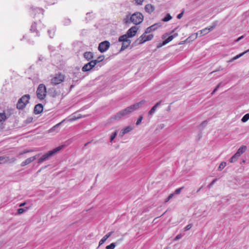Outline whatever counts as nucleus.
Masks as SVG:
<instances>
[{
	"label": "nucleus",
	"instance_id": "obj_33",
	"mask_svg": "<svg viewBox=\"0 0 249 249\" xmlns=\"http://www.w3.org/2000/svg\"><path fill=\"white\" fill-rule=\"evenodd\" d=\"M172 18V16L169 14H167L166 16L162 19V21L164 22H167L171 19Z\"/></svg>",
	"mask_w": 249,
	"mask_h": 249
},
{
	"label": "nucleus",
	"instance_id": "obj_54",
	"mask_svg": "<svg viewBox=\"0 0 249 249\" xmlns=\"http://www.w3.org/2000/svg\"><path fill=\"white\" fill-rule=\"evenodd\" d=\"M183 13H184V11H182L181 13H180V14H179L178 16H177V18L178 19H180L182 16H183Z\"/></svg>",
	"mask_w": 249,
	"mask_h": 249
},
{
	"label": "nucleus",
	"instance_id": "obj_47",
	"mask_svg": "<svg viewBox=\"0 0 249 249\" xmlns=\"http://www.w3.org/2000/svg\"><path fill=\"white\" fill-rule=\"evenodd\" d=\"M124 131H125L126 133L130 132L132 130V128L131 126H127L125 128H124Z\"/></svg>",
	"mask_w": 249,
	"mask_h": 249
},
{
	"label": "nucleus",
	"instance_id": "obj_11",
	"mask_svg": "<svg viewBox=\"0 0 249 249\" xmlns=\"http://www.w3.org/2000/svg\"><path fill=\"white\" fill-rule=\"evenodd\" d=\"M138 28L136 26H133L128 30L125 34L129 37L134 36L138 31Z\"/></svg>",
	"mask_w": 249,
	"mask_h": 249
},
{
	"label": "nucleus",
	"instance_id": "obj_57",
	"mask_svg": "<svg viewBox=\"0 0 249 249\" xmlns=\"http://www.w3.org/2000/svg\"><path fill=\"white\" fill-rule=\"evenodd\" d=\"M244 38V36H240L239 37H238L236 40L235 41L236 42H238L239 40H240L241 39H242V38Z\"/></svg>",
	"mask_w": 249,
	"mask_h": 249
},
{
	"label": "nucleus",
	"instance_id": "obj_16",
	"mask_svg": "<svg viewBox=\"0 0 249 249\" xmlns=\"http://www.w3.org/2000/svg\"><path fill=\"white\" fill-rule=\"evenodd\" d=\"M38 155H36V156L31 157L30 158L27 159L24 161L21 162V166L23 167L31 163L36 159V157Z\"/></svg>",
	"mask_w": 249,
	"mask_h": 249
},
{
	"label": "nucleus",
	"instance_id": "obj_45",
	"mask_svg": "<svg viewBox=\"0 0 249 249\" xmlns=\"http://www.w3.org/2000/svg\"><path fill=\"white\" fill-rule=\"evenodd\" d=\"M142 119H143V117L142 116H140L139 117V118H138V119L137 120L136 124L137 125H139L141 123V122H142Z\"/></svg>",
	"mask_w": 249,
	"mask_h": 249
},
{
	"label": "nucleus",
	"instance_id": "obj_51",
	"mask_svg": "<svg viewBox=\"0 0 249 249\" xmlns=\"http://www.w3.org/2000/svg\"><path fill=\"white\" fill-rule=\"evenodd\" d=\"M192 227V224L187 225L185 228V231L189 230Z\"/></svg>",
	"mask_w": 249,
	"mask_h": 249
},
{
	"label": "nucleus",
	"instance_id": "obj_29",
	"mask_svg": "<svg viewBox=\"0 0 249 249\" xmlns=\"http://www.w3.org/2000/svg\"><path fill=\"white\" fill-rule=\"evenodd\" d=\"M104 59V55H100L96 59L92 60V62H93L94 65L95 66L96 64H97L98 63H100V62H102Z\"/></svg>",
	"mask_w": 249,
	"mask_h": 249
},
{
	"label": "nucleus",
	"instance_id": "obj_64",
	"mask_svg": "<svg viewBox=\"0 0 249 249\" xmlns=\"http://www.w3.org/2000/svg\"><path fill=\"white\" fill-rule=\"evenodd\" d=\"M62 57V56L60 55V54H57V57L59 58L60 57Z\"/></svg>",
	"mask_w": 249,
	"mask_h": 249
},
{
	"label": "nucleus",
	"instance_id": "obj_62",
	"mask_svg": "<svg viewBox=\"0 0 249 249\" xmlns=\"http://www.w3.org/2000/svg\"><path fill=\"white\" fill-rule=\"evenodd\" d=\"M28 41L30 44H33L34 43V41L33 40H30V39H28Z\"/></svg>",
	"mask_w": 249,
	"mask_h": 249
},
{
	"label": "nucleus",
	"instance_id": "obj_34",
	"mask_svg": "<svg viewBox=\"0 0 249 249\" xmlns=\"http://www.w3.org/2000/svg\"><path fill=\"white\" fill-rule=\"evenodd\" d=\"M55 33V29L53 28L52 29L48 30V33L51 38H53L54 35Z\"/></svg>",
	"mask_w": 249,
	"mask_h": 249
},
{
	"label": "nucleus",
	"instance_id": "obj_56",
	"mask_svg": "<svg viewBox=\"0 0 249 249\" xmlns=\"http://www.w3.org/2000/svg\"><path fill=\"white\" fill-rule=\"evenodd\" d=\"M143 0H135L136 2L139 5H141Z\"/></svg>",
	"mask_w": 249,
	"mask_h": 249
},
{
	"label": "nucleus",
	"instance_id": "obj_41",
	"mask_svg": "<svg viewBox=\"0 0 249 249\" xmlns=\"http://www.w3.org/2000/svg\"><path fill=\"white\" fill-rule=\"evenodd\" d=\"M64 25H69L71 22V19L69 18H65L63 21Z\"/></svg>",
	"mask_w": 249,
	"mask_h": 249
},
{
	"label": "nucleus",
	"instance_id": "obj_24",
	"mask_svg": "<svg viewBox=\"0 0 249 249\" xmlns=\"http://www.w3.org/2000/svg\"><path fill=\"white\" fill-rule=\"evenodd\" d=\"M131 42V40H129L127 41L123 42L122 44L121 48L120 50V52H121L126 49L130 45Z\"/></svg>",
	"mask_w": 249,
	"mask_h": 249
},
{
	"label": "nucleus",
	"instance_id": "obj_59",
	"mask_svg": "<svg viewBox=\"0 0 249 249\" xmlns=\"http://www.w3.org/2000/svg\"><path fill=\"white\" fill-rule=\"evenodd\" d=\"M126 133L125 131H124V129H123L122 130V131H121V132L120 133V134H121L122 135H124Z\"/></svg>",
	"mask_w": 249,
	"mask_h": 249
},
{
	"label": "nucleus",
	"instance_id": "obj_7",
	"mask_svg": "<svg viewBox=\"0 0 249 249\" xmlns=\"http://www.w3.org/2000/svg\"><path fill=\"white\" fill-rule=\"evenodd\" d=\"M110 47V42L108 41H104L99 43L98 49L101 53L107 51Z\"/></svg>",
	"mask_w": 249,
	"mask_h": 249
},
{
	"label": "nucleus",
	"instance_id": "obj_20",
	"mask_svg": "<svg viewBox=\"0 0 249 249\" xmlns=\"http://www.w3.org/2000/svg\"><path fill=\"white\" fill-rule=\"evenodd\" d=\"M83 55L84 57L88 61H90L93 58V53L91 52H86Z\"/></svg>",
	"mask_w": 249,
	"mask_h": 249
},
{
	"label": "nucleus",
	"instance_id": "obj_60",
	"mask_svg": "<svg viewBox=\"0 0 249 249\" xmlns=\"http://www.w3.org/2000/svg\"><path fill=\"white\" fill-rule=\"evenodd\" d=\"M181 234H178V235L176 237L175 239H176V240L178 239H179V238L181 237Z\"/></svg>",
	"mask_w": 249,
	"mask_h": 249
},
{
	"label": "nucleus",
	"instance_id": "obj_23",
	"mask_svg": "<svg viewBox=\"0 0 249 249\" xmlns=\"http://www.w3.org/2000/svg\"><path fill=\"white\" fill-rule=\"evenodd\" d=\"M248 52H249V49L245 51L244 52H243L242 53H241L236 55L235 56H234L231 59L228 61V62L231 63V62H233L234 60H235L238 59L239 58H240V57H241L242 56H243L244 54H245V53H246Z\"/></svg>",
	"mask_w": 249,
	"mask_h": 249
},
{
	"label": "nucleus",
	"instance_id": "obj_38",
	"mask_svg": "<svg viewBox=\"0 0 249 249\" xmlns=\"http://www.w3.org/2000/svg\"><path fill=\"white\" fill-rule=\"evenodd\" d=\"M249 119V113H247L242 117L241 121L243 122H246Z\"/></svg>",
	"mask_w": 249,
	"mask_h": 249
},
{
	"label": "nucleus",
	"instance_id": "obj_8",
	"mask_svg": "<svg viewBox=\"0 0 249 249\" xmlns=\"http://www.w3.org/2000/svg\"><path fill=\"white\" fill-rule=\"evenodd\" d=\"M130 114V112L126 107L124 109L118 112V113H117L115 115H114L113 118L115 119H120L123 117L125 116Z\"/></svg>",
	"mask_w": 249,
	"mask_h": 249
},
{
	"label": "nucleus",
	"instance_id": "obj_53",
	"mask_svg": "<svg viewBox=\"0 0 249 249\" xmlns=\"http://www.w3.org/2000/svg\"><path fill=\"white\" fill-rule=\"evenodd\" d=\"M193 35H192V36H189V37H188L187 39H186V41H188L189 42L190 41V40H192V38H193V39H196V38H195L194 36H193Z\"/></svg>",
	"mask_w": 249,
	"mask_h": 249
},
{
	"label": "nucleus",
	"instance_id": "obj_1",
	"mask_svg": "<svg viewBox=\"0 0 249 249\" xmlns=\"http://www.w3.org/2000/svg\"><path fill=\"white\" fill-rule=\"evenodd\" d=\"M64 147V145L59 146L52 150L48 151L47 153L44 154L41 158H40L38 160V163H41L48 160L51 156L56 154L59 151H60Z\"/></svg>",
	"mask_w": 249,
	"mask_h": 249
},
{
	"label": "nucleus",
	"instance_id": "obj_39",
	"mask_svg": "<svg viewBox=\"0 0 249 249\" xmlns=\"http://www.w3.org/2000/svg\"><path fill=\"white\" fill-rule=\"evenodd\" d=\"M28 208L26 207L25 208H19L18 210V214H21L23 213L25 211L28 210Z\"/></svg>",
	"mask_w": 249,
	"mask_h": 249
},
{
	"label": "nucleus",
	"instance_id": "obj_61",
	"mask_svg": "<svg viewBox=\"0 0 249 249\" xmlns=\"http://www.w3.org/2000/svg\"><path fill=\"white\" fill-rule=\"evenodd\" d=\"M25 204H26L25 202L21 203L19 204V207H23V206H24L25 205Z\"/></svg>",
	"mask_w": 249,
	"mask_h": 249
},
{
	"label": "nucleus",
	"instance_id": "obj_28",
	"mask_svg": "<svg viewBox=\"0 0 249 249\" xmlns=\"http://www.w3.org/2000/svg\"><path fill=\"white\" fill-rule=\"evenodd\" d=\"M240 156L236 152L230 159V162L231 163L235 162Z\"/></svg>",
	"mask_w": 249,
	"mask_h": 249
},
{
	"label": "nucleus",
	"instance_id": "obj_48",
	"mask_svg": "<svg viewBox=\"0 0 249 249\" xmlns=\"http://www.w3.org/2000/svg\"><path fill=\"white\" fill-rule=\"evenodd\" d=\"M166 42H165V41L164 40L162 43H159V44L157 45V48H160V47H162L163 46H164V45H166Z\"/></svg>",
	"mask_w": 249,
	"mask_h": 249
},
{
	"label": "nucleus",
	"instance_id": "obj_9",
	"mask_svg": "<svg viewBox=\"0 0 249 249\" xmlns=\"http://www.w3.org/2000/svg\"><path fill=\"white\" fill-rule=\"evenodd\" d=\"M145 103V100H142L141 101L134 104L132 105L127 107L130 113L133 112L134 111L138 109L142 105Z\"/></svg>",
	"mask_w": 249,
	"mask_h": 249
},
{
	"label": "nucleus",
	"instance_id": "obj_50",
	"mask_svg": "<svg viewBox=\"0 0 249 249\" xmlns=\"http://www.w3.org/2000/svg\"><path fill=\"white\" fill-rule=\"evenodd\" d=\"M207 121H204L200 124L199 126L200 127L203 128L204 127H205L207 125Z\"/></svg>",
	"mask_w": 249,
	"mask_h": 249
},
{
	"label": "nucleus",
	"instance_id": "obj_37",
	"mask_svg": "<svg viewBox=\"0 0 249 249\" xmlns=\"http://www.w3.org/2000/svg\"><path fill=\"white\" fill-rule=\"evenodd\" d=\"M116 243H112L109 245L107 246L106 247V249H114L116 247Z\"/></svg>",
	"mask_w": 249,
	"mask_h": 249
},
{
	"label": "nucleus",
	"instance_id": "obj_63",
	"mask_svg": "<svg viewBox=\"0 0 249 249\" xmlns=\"http://www.w3.org/2000/svg\"><path fill=\"white\" fill-rule=\"evenodd\" d=\"M203 188V186H201V187H200L196 191V193H198L200 190Z\"/></svg>",
	"mask_w": 249,
	"mask_h": 249
},
{
	"label": "nucleus",
	"instance_id": "obj_17",
	"mask_svg": "<svg viewBox=\"0 0 249 249\" xmlns=\"http://www.w3.org/2000/svg\"><path fill=\"white\" fill-rule=\"evenodd\" d=\"M66 121V120H63L61 122L59 123L58 124H56L54 126H53V127H52L51 129L49 130V133H52L54 131L56 132H58L59 130V126L64 122Z\"/></svg>",
	"mask_w": 249,
	"mask_h": 249
},
{
	"label": "nucleus",
	"instance_id": "obj_25",
	"mask_svg": "<svg viewBox=\"0 0 249 249\" xmlns=\"http://www.w3.org/2000/svg\"><path fill=\"white\" fill-rule=\"evenodd\" d=\"M48 94L53 97H55L58 95V93L54 88H50L48 89Z\"/></svg>",
	"mask_w": 249,
	"mask_h": 249
},
{
	"label": "nucleus",
	"instance_id": "obj_12",
	"mask_svg": "<svg viewBox=\"0 0 249 249\" xmlns=\"http://www.w3.org/2000/svg\"><path fill=\"white\" fill-rule=\"evenodd\" d=\"M95 66L93 64V62L90 60L89 62L86 64L82 68V70L84 72L89 71L91 70Z\"/></svg>",
	"mask_w": 249,
	"mask_h": 249
},
{
	"label": "nucleus",
	"instance_id": "obj_6",
	"mask_svg": "<svg viewBox=\"0 0 249 249\" xmlns=\"http://www.w3.org/2000/svg\"><path fill=\"white\" fill-rule=\"evenodd\" d=\"M64 75L61 73L57 74L51 79V83L54 85H58L64 81Z\"/></svg>",
	"mask_w": 249,
	"mask_h": 249
},
{
	"label": "nucleus",
	"instance_id": "obj_27",
	"mask_svg": "<svg viewBox=\"0 0 249 249\" xmlns=\"http://www.w3.org/2000/svg\"><path fill=\"white\" fill-rule=\"evenodd\" d=\"M247 149V147L245 145H242L237 150L236 153L241 156L243 153H244Z\"/></svg>",
	"mask_w": 249,
	"mask_h": 249
},
{
	"label": "nucleus",
	"instance_id": "obj_42",
	"mask_svg": "<svg viewBox=\"0 0 249 249\" xmlns=\"http://www.w3.org/2000/svg\"><path fill=\"white\" fill-rule=\"evenodd\" d=\"M130 17H129V15L126 16L125 18L124 19V23L125 24H127V23L131 22L130 19Z\"/></svg>",
	"mask_w": 249,
	"mask_h": 249
},
{
	"label": "nucleus",
	"instance_id": "obj_40",
	"mask_svg": "<svg viewBox=\"0 0 249 249\" xmlns=\"http://www.w3.org/2000/svg\"><path fill=\"white\" fill-rule=\"evenodd\" d=\"M217 23L216 22H214L213 23V25L211 26H210L209 27H207L208 31H209V32L212 31L216 26Z\"/></svg>",
	"mask_w": 249,
	"mask_h": 249
},
{
	"label": "nucleus",
	"instance_id": "obj_10",
	"mask_svg": "<svg viewBox=\"0 0 249 249\" xmlns=\"http://www.w3.org/2000/svg\"><path fill=\"white\" fill-rule=\"evenodd\" d=\"M160 23H155L147 28L145 31V34H149L151 32L156 30L158 28L160 27Z\"/></svg>",
	"mask_w": 249,
	"mask_h": 249
},
{
	"label": "nucleus",
	"instance_id": "obj_55",
	"mask_svg": "<svg viewBox=\"0 0 249 249\" xmlns=\"http://www.w3.org/2000/svg\"><path fill=\"white\" fill-rule=\"evenodd\" d=\"M173 194H170L168 196V197L166 198V202H167L170 199H171L173 196Z\"/></svg>",
	"mask_w": 249,
	"mask_h": 249
},
{
	"label": "nucleus",
	"instance_id": "obj_15",
	"mask_svg": "<svg viewBox=\"0 0 249 249\" xmlns=\"http://www.w3.org/2000/svg\"><path fill=\"white\" fill-rule=\"evenodd\" d=\"M40 24V20L38 22H34L31 27L30 31L31 32H36V36H39L38 30L37 29V25Z\"/></svg>",
	"mask_w": 249,
	"mask_h": 249
},
{
	"label": "nucleus",
	"instance_id": "obj_5",
	"mask_svg": "<svg viewBox=\"0 0 249 249\" xmlns=\"http://www.w3.org/2000/svg\"><path fill=\"white\" fill-rule=\"evenodd\" d=\"M46 88L43 84H40L36 90V95L37 98L40 100H43L46 96Z\"/></svg>",
	"mask_w": 249,
	"mask_h": 249
},
{
	"label": "nucleus",
	"instance_id": "obj_32",
	"mask_svg": "<svg viewBox=\"0 0 249 249\" xmlns=\"http://www.w3.org/2000/svg\"><path fill=\"white\" fill-rule=\"evenodd\" d=\"M6 117L4 113H0V124H3V122L6 120Z\"/></svg>",
	"mask_w": 249,
	"mask_h": 249
},
{
	"label": "nucleus",
	"instance_id": "obj_18",
	"mask_svg": "<svg viewBox=\"0 0 249 249\" xmlns=\"http://www.w3.org/2000/svg\"><path fill=\"white\" fill-rule=\"evenodd\" d=\"M209 33V31H208L207 28H205V29L199 31L197 33L194 34L193 36H194L195 38H196L198 35H200V36H203Z\"/></svg>",
	"mask_w": 249,
	"mask_h": 249
},
{
	"label": "nucleus",
	"instance_id": "obj_43",
	"mask_svg": "<svg viewBox=\"0 0 249 249\" xmlns=\"http://www.w3.org/2000/svg\"><path fill=\"white\" fill-rule=\"evenodd\" d=\"M174 36H170L167 38H166L164 41L166 44L171 41L174 38Z\"/></svg>",
	"mask_w": 249,
	"mask_h": 249
},
{
	"label": "nucleus",
	"instance_id": "obj_49",
	"mask_svg": "<svg viewBox=\"0 0 249 249\" xmlns=\"http://www.w3.org/2000/svg\"><path fill=\"white\" fill-rule=\"evenodd\" d=\"M183 188H184L183 187H181L180 188L177 189L175 191V194H179L180 193L181 191L183 189Z\"/></svg>",
	"mask_w": 249,
	"mask_h": 249
},
{
	"label": "nucleus",
	"instance_id": "obj_35",
	"mask_svg": "<svg viewBox=\"0 0 249 249\" xmlns=\"http://www.w3.org/2000/svg\"><path fill=\"white\" fill-rule=\"evenodd\" d=\"M117 133H118V131L117 130L115 131L113 133H112V134L110 136V142H112L113 140L116 137Z\"/></svg>",
	"mask_w": 249,
	"mask_h": 249
},
{
	"label": "nucleus",
	"instance_id": "obj_44",
	"mask_svg": "<svg viewBox=\"0 0 249 249\" xmlns=\"http://www.w3.org/2000/svg\"><path fill=\"white\" fill-rule=\"evenodd\" d=\"M92 18V16L90 15V13H87L86 14V19L87 21H88L89 20H91V19Z\"/></svg>",
	"mask_w": 249,
	"mask_h": 249
},
{
	"label": "nucleus",
	"instance_id": "obj_2",
	"mask_svg": "<svg viewBox=\"0 0 249 249\" xmlns=\"http://www.w3.org/2000/svg\"><path fill=\"white\" fill-rule=\"evenodd\" d=\"M30 99V95L29 94H25L20 98L17 104V108L19 110H23L29 103Z\"/></svg>",
	"mask_w": 249,
	"mask_h": 249
},
{
	"label": "nucleus",
	"instance_id": "obj_21",
	"mask_svg": "<svg viewBox=\"0 0 249 249\" xmlns=\"http://www.w3.org/2000/svg\"><path fill=\"white\" fill-rule=\"evenodd\" d=\"M161 104V101H160L156 104L155 105H154L151 109L149 110L148 114L149 115H152L155 112L157 108L160 106Z\"/></svg>",
	"mask_w": 249,
	"mask_h": 249
},
{
	"label": "nucleus",
	"instance_id": "obj_58",
	"mask_svg": "<svg viewBox=\"0 0 249 249\" xmlns=\"http://www.w3.org/2000/svg\"><path fill=\"white\" fill-rule=\"evenodd\" d=\"M30 152V151H29V150H25V151L22 152L21 153H20V155H22V154H24L25 153H28Z\"/></svg>",
	"mask_w": 249,
	"mask_h": 249
},
{
	"label": "nucleus",
	"instance_id": "obj_3",
	"mask_svg": "<svg viewBox=\"0 0 249 249\" xmlns=\"http://www.w3.org/2000/svg\"><path fill=\"white\" fill-rule=\"evenodd\" d=\"M147 34H145V32L140 36L132 44V46L136 45L142 44L146 41L151 40L154 37L153 34L146 35Z\"/></svg>",
	"mask_w": 249,
	"mask_h": 249
},
{
	"label": "nucleus",
	"instance_id": "obj_46",
	"mask_svg": "<svg viewBox=\"0 0 249 249\" xmlns=\"http://www.w3.org/2000/svg\"><path fill=\"white\" fill-rule=\"evenodd\" d=\"M217 179L215 178L213 179L208 186V187L209 188H211L213 185L214 184V183L217 181Z\"/></svg>",
	"mask_w": 249,
	"mask_h": 249
},
{
	"label": "nucleus",
	"instance_id": "obj_30",
	"mask_svg": "<svg viewBox=\"0 0 249 249\" xmlns=\"http://www.w3.org/2000/svg\"><path fill=\"white\" fill-rule=\"evenodd\" d=\"M78 119V117L76 116V113H73L70 116L68 117L66 120H68L69 122H72L75 120H76Z\"/></svg>",
	"mask_w": 249,
	"mask_h": 249
},
{
	"label": "nucleus",
	"instance_id": "obj_22",
	"mask_svg": "<svg viewBox=\"0 0 249 249\" xmlns=\"http://www.w3.org/2000/svg\"><path fill=\"white\" fill-rule=\"evenodd\" d=\"M112 232V231H110L106 235H105L99 241V246H101V245H102L107 239V238L111 236Z\"/></svg>",
	"mask_w": 249,
	"mask_h": 249
},
{
	"label": "nucleus",
	"instance_id": "obj_52",
	"mask_svg": "<svg viewBox=\"0 0 249 249\" xmlns=\"http://www.w3.org/2000/svg\"><path fill=\"white\" fill-rule=\"evenodd\" d=\"M221 84V83H219V84H218L217 85L216 88L214 89L212 92V94H213L220 87Z\"/></svg>",
	"mask_w": 249,
	"mask_h": 249
},
{
	"label": "nucleus",
	"instance_id": "obj_14",
	"mask_svg": "<svg viewBox=\"0 0 249 249\" xmlns=\"http://www.w3.org/2000/svg\"><path fill=\"white\" fill-rule=\"evenodd\" d=\"M43 110V106L41 104L36 105L34 107V113L37 115L41 113Z\"/></svg>",
	"mask_w": 249,
	"mask_h": 249
},
{
	"label": "nucleus",
	"instance_id": "obj_36",
	"mask_svg": "<svg viewBox=\"0 0 249 249\" xmlns=\"http://www.w3.org/2000/svg\"><path fill=\"white\" fill-rule=\"evenodd\" d=\"M226 166V162H222L218 167L219 171H221Z\"/></svg>",
	"mask_w": 249,
	"mask_h": 249
},
{
	"label": "nucleus",
	"instance_id": "obj_31",
	"mask_svg": "<svg viewBox=\"0 0 249 249\" xmlns=\"http://www.w3.org/2000/svg\"><path fill=\"white\" fill-rule=\"evenodd\" d=\"M48 48L51 52V56H54V59H55L56 56L55 55L56 53H54V52L55 51V48L52 46L49 45L48 46Z\"/></svg>",
	"mask_w": 249,
	"mask_h": 249
},
{
	"label": "nucleus",
	"instance_id": "obj_13",
	"mask_svg": "<svg viewBox=\"0 0 249 249\" xmlns=\"http://www.w3.org/2000/svg\"><path fill=\"white\" fill-rule=\"evenodd\" d=\"M32 15H34V17H35L36 15L37 14L38 16V17L42 18V15L43 14V10L42 9H40L38 7L34 8L32 9Z\"/></svg>",
	"mask_w": 249,
	"mask_h": 249
},
{
	"label": "nucleus",
	"instance_id": "obj_4",
	"mask_svg": "<svg viewBox=\"0 0 249 249\" xmlns=\"http://www.w3.org/2000/svg\"><path fill=\"white\" fill-rule=\"evenodd\" d=\"M130 19L134 24L138 25L143 20V15L140 12H136L130 16Z\"/></svg>",
	"mask_w": 249,
	"mask_h": 249
},
{
	"label": "nucleus",
	"instance_id": "obj_26",
	"mask_svg": "<svg viewBox=\"0 0 249 249\" xmlns=\"http://www.w3.org/2000/svg\"><path fill=\"white\" fill-rule=\"evenodd\" d=\"M128 37H129L126 34H125L120 36L119 37L118 41L119 42H121L122 43L126 42L130 40L128 38Z\"/></svg>",
	"mask_w": 249,
	"mask_h": 249
},
{
	"label": "nucleus",
	"instance_id": "obj_19",
	"mask_svg": "<svg viewBox=\"0 0 249 249\" xmlns=\"http://www.w3.org/2000/svg\"><path fill=\"white\" fill-rule=\"evenodd\" d=\"M144 9L146 12L151 14L155 10V7L151 4H147L145 6Z\"/></svg>",
	"mask_w": 249,
	"mask_h": 249
}]
</instances>
